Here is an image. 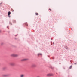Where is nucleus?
I'll return each instance as SVG.
<instances>
[{
    "label": "nucleus",
    "mask_w": 77,
    "mask_h": 77,
    "mask_svg": "<svg viewBox=\"0 0 77 77\" xmlns=\"http://www.w3.org/2000/svg\"><path fill=\"white\" fill-rule=\"evenodd\" d=\"M11 56L12 57H17V56H18V55L17 54H13L11 55Z\"/></svg>",
    "instance_id": "1"
},
{
    "label": "nucleus",
    "mask_w": 77,
    "mask_h": 77,
    "mask_svg": "<svg viewBox=\"0 0 77 77\" xmlns=\"http://www.w3.org/2000/svg\"><path fill=\"white\" fill-rule=\"evenodd\" d=\"M53 75L52 73H48L46 75L48 77H50V76H52Z\"/></svg>",
    "instance_id": "2"
},
{
    "label": "nucleus",
    "mask_w": 77,
    "mask_h": 77,
    "mask_svg": "<svg viewBox=\"0 0 77 77\" xmlns=\"http://www.w3.org/2000/svg\"><path fill=\"white\" fill-rule=\"evenodd\" d=\"M9 74L4 75H3V77H9Z\"/></svg>",
    "instance_id": "3"
},
{
    "label": "nucleus",
    "mask_w": 77,
    "mask_h": 77,
    "mask_svg": "<svg viewBox=\"0 0 77 77\" xmlns=\"http://www.w3.org/2000/svg\"><path fill=\"white\" fill-rule=\"evenodd\" d=\"M10 64L11 66H14V65H15L14 63H11Z\"/></svg>",
    "instance_id": "4"
},
{
    "label": "nucleus",
    "mask_w": 77,
    "mask_h": 77,
    "mask_svg": "<svg viewBox=\"0 0 77 77\" xmlns=\"http://www.w3.org/2000/svg\"><path fill=\"white\" fill-rule=\"evenodd\" d=\"M31 66H32V67H36V65H35V64H32Z\"/></svg>",
    "instance_id": "5"
},
{
    "label": "nucleus",
    "mask_w": 77,
    "mask_h": 77,
    "mask_svg": "<svg viewBox=\"0 0 77 77\" xmlns=\"http://www.w3.org/2000/svg\"><path fill=\"white\" fill-rule=\"evenodd\" d=\"M24 76H25V75H24L23 74H21L20 77H24Z\"/></svg>",
    "instance_id": "6"
},
{
    "label": "nucleus",
    "mask_w": 77,
    "mask_h": 77,
    "mask_svg": "<svg viewBox=\"0 0 77 77\" xmlns=\"http://www.w3.org/2000/svg\"><path fill=\"white\" fill-rule=\"evenodd\" d=\"M27 60V59H24L22 60V61H26V60Z\"/></svg>",
    "instance_id": "7"
},
{
    "label": "nucleus",
    "mask_w": 77,
    "mask_h": 77,
    "mask_svg": "<svg viewBox=\"0 0 77 77\" xmlns=\"http://www.w3.org/2000/svg\"><path fill=\"white\" fill-rule=\"evenodd\" d=\"M10 14H11V12L9 11L8 13V15H10Z\"/></svg>",
    "instance_id": "8"
},
{
    "label": "nucleus",
    "mask_w": 77,
    "mask_h": 77,
    "mask_svg": "<svg viewBox=\"0 0 77 77\" xmlns=\"http://www.w3.org/2000/svg\"><path fill=\"white\" fill-rule=\"evenodd\" d=\"M11 11H12V12H14V10L13 9H11Z\"/></svg>",
    "instance_id": "9"
},
{
    "label": "nucleus",
    "mask_w": 77,
    "mask_h": 77,
    "mask_svg": "<svg viewBox=\"0 0 77 77\" xmlns=\"http://www.w3.org/2000/svg\"><path fill=\"white\" fill-rule=\"evenodd\" d=\"M35 14H36V15H38V13H35Z\"/></svg>",
    "instance_id": "10"
},
{
    "label": "nucleus",
    "mask_w": 77,
    "mask_h": 77,
    "mask_svg": "<svg viewBox=\"0 0 77 77\" xmlns=\"http://www.w3.org/2000/svg\"><path fill=\"white\" fill-rule=\"evenodd\" d=\"M39 55H42V54H38V56H39Z\"/></svg>",
    "instance_id": "11"
},
{
    "label": "nucleus",
    "mask_w": 77,
    "mask_h": 77,
    "mask_svg": "<svg viewBox=\"0 0 77 77\" xmlns=\"http://www.w3.org/2000/svg\"><path fill=\"white\" fill-rule=\"evenodd\" d=\"M72 66H71L70 67H69V69H71L72 68Z\"/></svg>",
    "instance_id": "12"
},
{
    "label": "nucleus",
    "mask_w": 77,
    "mask_h": 77,
    "mask_svg": "<svg viewBox=\"0 0 77 77\" xmlns=\"http://www.w3.org/2000/svg\"><path fill=\"white\" fill-rule=\"evenodd\" d=\"M25 24H26V26H28V25L27 24V23H26Z\"/></svg>",
    "instance_id": "13"
},
{
    "label": "nucleus",
    "mask_w": 77,
    "mask_h": 77,
    "mask_svg": "<svg viewBox=\"0 0 77 77\" xmlns=\"http://www.w3.org/2000/svg\"><path fill=\"white\" fill-rule=\"evenodd\" d=\"M49 10H50V11H51V9H49Z\"/></svg>",
    "instance_id": "14"
},
{
    "label": "nucleus",
    "mask_w": 77,
    "mask_h": 77,
    "mask_svg": "<svg viewBox=\"0 0 77 77\" xmlns=\"http://www.w3.org/2000/svg\"><path fill=\"white\" fill-rule=\"evenodd\" d=\"M10 24H11V25H12V23H11Z\"/></svg>",
    "instance_id": "15"
},
{
    "label": "nucleus",
    "mask_w": 77,
    "mask_h": 77,
    "mask_svg": "<svg viewBox=\"0 0 77 77\" xmlns=\"http://www.w3.org/2000/svg\"><path fill=\"white\" fill-rule=\"evenodd\" d=\"M1 32V30H0V32Z\"/></svg>",
    "instance_id": "16"
}]
</instances>
